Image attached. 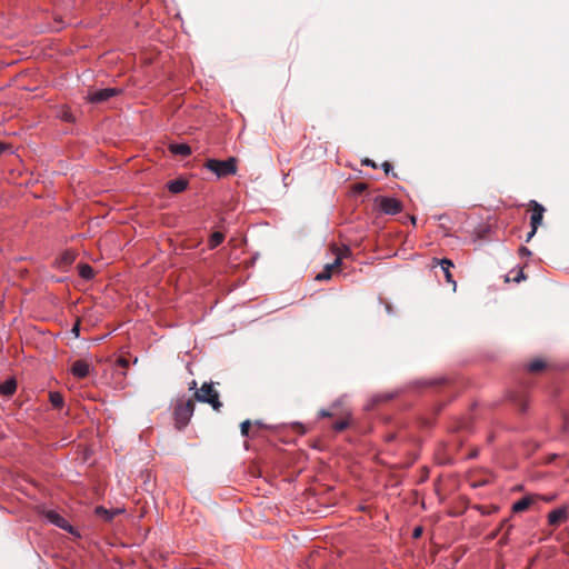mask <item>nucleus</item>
Listing matches in <instances>:
<instances>
[{
  "mask_svg": "<svg viewBox=\"0 0 569 569\" xmlns=\"http://www.w3.org/2000/svg\"><path fill=\"white\" fill-rule=\"evenodd\" d=\"M440 381H442V379H440V380H432V381L431 380L430 381H425L423 383L425 385H433V383H438Z\"/></svg>",
  "mask_w": 569,
  "mask_h": 569,
  "instance_id": "obj_37",
  "label": "nucleus"
},
{
  "mask_svg": "<svg viewBox=\"0 0 569 569\" xmlns=\"http://www.w3.org/2000/svg\"><path fill=\"white\" fill-rule=\"evenodd\" d=\"M187 187H188V181L183 178H177V179L170 180L167 183L168 190L172 193H180V192L184 191L187 189Z\"/></svg>",
  "mask_w": 569,
  "mask_h": 569,
  "instance_id": "obj_12",
  "label": "nucleus"
},
{
  "mask_svg": "<svg viewBox=\"0 0 569 569\" xmlns=\"http://www.w3.org/2000/svg\"><path fill=\"white\" fill-rule=\"evenodd\" d=\"M375 204L385 214L395 216L402 210V203L395 197L377 196Z\"/></svg>",
  "mask_w": 569,
  "mask_h": 569,
  "instance_id": "obj_4",
  "label": "nucleus"
},
{
  "mask_svg": "<svg viewBox=\"0 0 569 569\" xmlns=\"http://www.w3.org/2000/svg\"><path fill=\"white\" fill-rule=\"evenodd\" d=\"M362 164L367 166V167H371V168H377L376 162L373 160H371V159H368V158L362 160Z\"/></svg>",
  "mask_w": 569,
  "mask_h": 569,
  "instance_id": "obj_27",
  "label": "nucleus"
},
{
  "mask_svg": "<svg viewBox=\"0 0 569 569\" xmlns=\"http://www.w3.org/2000/svg\"><path fill=\"white\" fill-rule=\"evenodd\" d=\"M189 389H190V390H196V389H198V388H197V382H196V380H192V381L190 382V387H189Z\"/></svg>",
  "mask_w": 569,
  "mask_h": 569,
  "instance_id": "obj_35",
  "label": "nucleus"
},
{
  "mask_svg": "<svg viewBox=\"0 0 569 569\" xmlns=\"http://www.w3.org/2000/svg\"><path fill=\"white\" fill-rule=\"evenodd\" d=\"M332 270H333L332 266H329V263H327L325 269L316 276V280H319V281L329 280L331 278Z\"/></svg>",
  "mask_w": 569,
  "mask_h": 569,
  "instance_id": "obj_19",
  "label": "nucleus"
},
{
  "mask_svg": "<svg viewBox=\"0 0 569 569\" xmlns=\"http://www.w3.org/2000/svg\"><path fill=\"white\" fill-rule=\"evenodd\" d=\"M118 362H119V365H120V366H122V367H128V365H129V361H128L127 359H124V358H120V359L118 360Z\"/></svg>",
  "mask_w": 569,
  "mask_h": 569,
  "instance_id": "obj_34",
  "label": "nucleus"
},
{
  "mask_svg": "<svg viewBox=\"0 0 569 569\" xmlns=\"http://www.w3.org/2000/svg\"><path fill=\"white\" fill-rule=\"evenodd\" d=\"M120 512V509H107L103 506H98L94 508L96 516L103 519L104 521H111L114 516Z\"/></svg>",
  "mask_w": 569,
  "mask_h": 569,
  "instance_id": "obj_11",
  "label": "nucleus"
},
{
  "mask_svg": "<svg viewBox=\"0 0 569 569\" xmlns=\"http://www.w3.org/2000/svg\"><path fill=\"white\" fill-rule=\"evenodd\" d=\"M393 397H395V395L390 393V392L376 395L372 398V402L376 403V402H381V401H388V400L392 399Z\"/></svg>",
  "mask_w": 569,
  "mask_h": 569,
  "instance_id": "obj_21",
  "label": "nucleus"
},
{
  "mask_svg": "<svg viewBox=\"0 0 569 569\" xmlns=\"http://www.w3.org/2000/svg\"><path fill=\"white\" fill-rule=\"evenodd\" d=\"M535 234H536V232H533V228L531 227V230L527 233L526 242H529L533 238Z\"/></svg>",
  "mask_w": 569,
  "mask_h": 569,
  "instance_id": "obj_33",
  "label": "nucleus"
},
{
  "mask_svg": "<svg viewBox=\"0 0 569 569\" xmlns=\"http://www.w3.org/2000/svg\"><path fill=\"white\" fill-rule=\"evenodd\" d=\"M79 276L83 280H91L94 277L93 268L88 263H81L78 266Z\"/></svg>",
  "mask_w": 569,
  "mask_h": 569,
  "instance_id": "obj_16",
  "label": "nucleus"
},
{
  "mask_svg": "<svg viewBox=\"0 0 569 569\" xmlns=\"http://www.w3.org/2000/svg\"><path fill=\"white\" fill-rule=\"evenodd\" d=\"M71 333H72L76 338H78V337H79V335H80V325H79V323H76V325L72 327V329H71Z\"/></svg>",
  "mask_w": 569,
  "mask_h": 569,
  "instance_id": "obj_28",
  "label": "nucleus"
},
{
  "mask_svg": "<svg viewBox=\"0 0 569 569\" xmlns=\"http://www.w3.org/2000/svg\"><path fill=\"white\" fill-rule=\"evenodd\" d=\"M519 256L522 257V258L523 257H530L531 256V251L527 247L521 246L519 248Z\"/></svg>",
  "mask_w": 569,
  "mask_h": 569,
  "instance_id": "obj_25",
  "label": "nucleus"
},
{
  "mask_svg": "<svg viewBox=\"0 0 569 569\" xmlns=\"http://www.w3.org/2000/svg\"><path fill=\"white\" fill-rule=\"evenodd\" d=\"M194 412V402L191 399L182 401L174 408V420L178 429L184 428Z\"/></svg>",
  "mask_w": 569,
  "mask_h": 569,
  "instance_id": "obj_3",
  "label": "nucleus"
},
{
  "mask_svg": "<svg viewBox=\"0 0 569 569\" xmlns=\"http://www.w3.org/2000/svg\"><path fill=\"white\" fill-rule=\"evenodd\" d=\"M525 278H526V277H525L523 271H522V270H520V271L518 272V274L513 278V281H516V282H520V281H521V280H523Z\"/></svg>",
  "mask_w": 569,
  "mask_h": 569,
  "instance_id": "obj_31",
  "label": "nucleus"
},
{
  "mask_svg": "<svg viewBox=\"0 0 569 569\" xmlns=\"http://www.w3.org/2000/svg\"><path fill=\"white\" fill-rule=\"evenodd\" d=\"M341 264V257L337 256L333 262L329 263V266H332V269L339 267Z\"/></svg>",
  "mask_w": 569,
  "mask_h": 569,
  "instance_id": "obj_30",
  "label": "nucleus"
},
{
  "mask_svg": "<svg viewBox=\"0 0 569 569\" xmlns=\"http://www.w3.org/2000/svg\"><path fill=\"white\" fill-rule=\"evenodd\" d=\"M381 168L385 171V173H387V174L393 170V166L390 162H388V161H385L381 164Z\"/></svg>",
  "mask_w": 569,
  "mask_h": 569,
  "instance_id": "obj_26",
  "label": "nucleus"
},
{
  "mask_svg": "<svg viewBox=\"0 0 569 569\" xmlns=\"http://www.w3.org/2000/svg\"><path fill=\"white\" fill-rule=\"evenodd\" d=\"M120 92L117 88H103L94 90L89 94V100L92 103H100L109 100Z\"/></svg>",
  "mask_w": 569,
  "mask_h": 569,
  "instance_id": "obj_6",
  "label": "nucleus"
},
{
  "mask_svg": "<svg viewBox=\"0 0 569 569\" xmlns=\"http://www.w3.org/2000/svg\"><path fill=\"white\" fill-rule=\"evenodd\" d=\"M411 221L412 223H416V218L413 216L411 217Z\"/></svg>",
  "mask_w": 569,
  "mask_h": 569,
  "instance_id": "obj_40",
  "label": "nucleus"
},
{
  "mask_svg": "<svg viewBox=\"0 0 569 569\" xmlns=\"http://www.w3.org/2000/svg\"><path fill=\"white\" fill-rule=\"evenodd\" d=\"M7 149V144L0 141V154Z\"/></svg>",
  "mask_w": 569,
  "mask_h": 569,
  "instance_id": "obj_36",
  "label": "nucleus"
},
{
  "mask_svg": "<svg viewBox=\"0 0 569 569\" xmlns=\"http://www.w3.org/2000/svg\"><path fill=\"white\" fill-rule=\"evenodd\" d=\"M319 417L320 418L331 417V412L329 410H327V409H321L319 411Z\"/></svg>",
  "mask_w": 569,
  "mask_h": 569,
  "instance_id": "obj_32",
  "label": "nucleus"
},
{
  "mask_svg": "<svg viewBox=\"0 0 569 569\" xmlns=\"http://www.w3.org/2000/svg\"><path fill=\"white\" fill-rule=\"evenodd\" d=\"M206 167L210 171L214 172L219 178L234 174L237 171L234 158H229L227 160L210 159L207 161Z\"/></svg>",
  "mask_w": 569,
  "mask_h": 569,
  "instance_id": "obj_2",
  "label": "nucleus"
},
{
  "mask_svg": "<svg viewBox=\"0 0 569 569\" xmlns=\"http://www.w3.org/2000/svg\"><path fill=\"white\" fill-rule=\"evenodd\" d=\"M49 400L53 408L60 409L63 407V397L58 391H51L49 393Z\"/></svg>",
  "mask_w": 569,
  "mask_h": 569,
  "instance_id": "obj_17",
  "label": "nucleus"
},
{
  "mask_svg": "<svg viewBox=\"0 0 569 569\" xmlns=\"http://www.w3.org/2000/svg\"><path fill=\"white\" fill-rule=\"evenodd\" d=\"M386 310H387V312H388V313H391V306H390V305H387V306H386Z\"/></svg>",
  "mask_w": 569,
  "mask_h": 569,
  "instance_id": "obj_38",
  "label": "nucleus"
},
{
  "mask_svg": "<svg viewBox=\"0 0 569 569\" xmlns=\"http://www.w3.org/2000/svg\"><path fill=\"white\" fill-rule=\"evenodd\" d=\"M251 427V421L250 420H244L240 423V432H241V436L242 437H248L249 436V429Z\"/></svg>",
  "mask_w": 569,
  "mask_h": 569,
  "instance_id": "obj_22",
  "label": "nucleus"
},
{
  "mask_svg": "<svg viewBox=\"0 0 569 569\" xmlns=\"http://www.w3.org/2000/svg\"><path fill=\"white\" fill-rule=\"evenodd\" d=\"M91 369L92 366L87 360H76L71 366V373L78 379H83L89 376Z\"/></svg>",
  "mask_w": 569,
  "mask_h": 569,
  "instance_id": "obj_7",
  "label": "nucleus"
},
{
  "mask_svg": "<svg viewBox=\"0 0 569 569\" xmlns=\"http://www.w3.org/2000/svg\"><path fill=\"white\" fill-rule=\"evenodd\" d=\"M437 262L440 264V267L445 273V278H446L447 282L452 283L453 289H456V281L453 280L451 271H450V269L453 268V262L447 258L437 260Z\"/></svg>",
  "mask_w": 569,
  "mask_h": 569,
  "instance_id": "obj_10",
  "label": "nucleus"
},
{
  "mask_svg": "<svg viewBox=\"0 0 569 569\" xmlns=\"http://www.w3.org/2000/svg\"><path fill=\"white\" fill-rule=\"evenodd\" d=\"M17 390V381L14 378H9L0 383V393L6 397H11Z\"/></svg>",
  "mask_w": 569,
  "mask_h": 569,
  "instance_id": "obj_13",
  "label": "nucleus"
},
{
  "mask_svg": "<svg viewBox=\"0 0 569 569\" xmlns=\"http://www.w3.org/2000/svg\"><path fill=\"white\" fill-rule=\"evenodd\" d=\"M531 503H532V498L530 496H525L512 505V511L513 512L525 511L530 507Z\"/></svg>",
  "mask_w": 569,
  "mask_h": 569,
  "instance_id": "obj_14",
  "label": "nucleus"
},
{
  "mask_svg": "<svg viewBox=\"0 0 569 569\" xmlns=\"http://www.w3.org/2000/svg\"><path fill=\"white\" fill-rule=\"evenodd\" d=\"M421 535H422V528L421 527H416L413 529V531H412V537L415 539H417V538L421 537Z\"/></svg>",
  "mask_w": 569,
  "mask_h": 569,
  "instance_id": "obj_29",
  "label": "nucleus"
},
{
  "mask_svg": "<svg viewBox=\"0 0 569 569\" xmlns=\"http://www.w3.org/2000/svg\"><path fill=\"white\" fill-rule=\"evenodd\" d=\"M194 398L202 403H209L213 410H219L222 403L219 400V393L213 389L212 382H203L201 388L196 389Z\"/></svg>",
  "mask_w": 569,
  "mask_h": 569,
  "instance_id": "obj_1",
  "label": "nucleus"
},
{
  "mask_svg": "<svg viewBox=\"0 0 569 569\" xmlns=\"http://www.w3.org/2000/svg\"><path fill=\"white\" fill-rule=\"evenodd\" d=\"M224 240V234L222 232L216 231L210 236L208 247L209 249H214L222 243Z\"/></svg>",
  "mask_w": 569,
  "mask_h": 569,
  "instance_id": "obj_18",
  "label": "nucleus"
},
{
  "mask_svg": "<svg viewBox=\"0 0 569 569\" xmlns=\"http://www.w3.org/2000/svg\"><path fill=\"white\" fill-rule=\"evenodd\" d=\"M545 366H546V365H545V362H543L542 360L537 359V360H533V361H531V362L529 363L528 369H529L530 371H533V372H535V371H539V370L543 369V368H545Z\"/></svg>",
  "mask_w": 569,
  "mask_h": 569,
  "instance_id": "obj_20",
  "label": "nucleus"
},
{
  "mask_svg": "<svg viewBox=\"0 0 569 569\" xmlns=\"http://www.w3.org/2000/svg\"><path fill=\"white\" fill-rule=\"evenodd\" d=\"M170 151L174 154L187 157L191 154V148L187 143H174L170 146Z\"/></svg>",
  "mask_w": 569,
  "mask_h": 569,
  "instance_id": "obj_15",
  "label": "nucleus"
},
{
  "mask_svg": "<svg viewBox=\"0 0 569 569\" xmlns=\"http://www.w3.org/2000/svg\"><path fill=\"white\" fill-rule=\"evenodd\" d=\"M553 498H555L553 496H550V497L546 498L545 500H546V501H552V500H553Z\"/></svg>",
  "mask_w": 569,
  "mask_h": 569,
  "instance_id": "obj_39",
  "label": "nucleus"
},
{
  "mask_svg": "<svg viewBox=\"0 0 569 569\" xmlns=\"http://www.w3.org/2000/svg\"><path fill=\"white\" fill-rule=\"evenodd\" d=\"M533 210L530 217V226L533 228V232H537L538 227L542 223L545 208L542 204L533 201Z\"/></svg>",
  "mask_w": 569,
  "mask_h": 569,
  "instance_id": "obj_9",
  "label": "nucleus"
},
{
  "mask_svg": "<svg viewBox=\"0 0 569 569\" xmlns=\"http://www.w3.org/2000/svg\"><path fill=\"white\" fill-rule=\"evenodd\" d=\"M568 519V508L562 506L551 510L548 515V523L550 526H558L567 521Z\"/></svg>",
  "mask_w": 569,
  "mask_h": 569,
  "instance_id": "obj_8",
  "label": "nucleus"
},
{
  "mask_svg": "<svg viewBox=\"0 0 569 569\" xmlns=\"http://www.w3.org/2000/svg\"><path fill=\"white\" fill-rule=\"evenodd\" d=\"M74 260V253L73 252H70V251H66L62 256H61V261L64 263V264H70L72 263Z\"/></svg>",
  "mask_w": 569,
  "mask_h": 569,
  "instance_id": "obj_24",
  "label": "nucleus"
},
{
  "mask_svg": "<svg viewBox=\"0 0 569 569\" xmlns=\"http://www.w3.org/2000/svg\"><path fill=\"white\" fill-rule=\"evenodd\" d=\"M42 515L47 519V521L71 535L79 536L78 531L73 526H71L66 518H63L56 510H43Z\"/></svg>",
  "mask_w": 569,
  "mask_h": 569,
  "instance_id": "obj_5",
  "label": "nucleus"
},
{
  "mask_svg": "<svg viewBox=\"0 0 569 569\" xmlns=\"http://www.w3.org/2000/svg\"><path fill=\"white\" fill-rule=\"evenodd\" d=\"M348 426H349L348 420H339L333 423L332 428L335 431L339 432V431L345 430Z\"/></svg>",
  "mask_w": 569,
  "mask_h": 569,
  "instance_id": "obj_23",
  "label": "nucleus"
}]
</instances>
